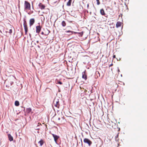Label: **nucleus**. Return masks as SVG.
Returning a JSON list of instances; mask_svg holds the SVG:
<instances>
[{"instance_id": "f257e3e1", "label": "nucleus", "mask_w": 147, "mask_h": 147, "mask_svg": "<svg viewBox=\"0 0 147 147\" xmlns=\"http://www.w3.org/2000/svg\"><path fill=\"white\" fill-rule=\"evenodd\" d=\"M62 115V114H61ZM57 121L59 124H64L66 121L65 119L63 116H62V115L61 117H59L57 118Z\"/></svg>"}, {"instance_id": "f03ea898", "label": "nucleus", "mask_w": 147, "mask_h": 147, "mask_svg": "<svg viewBox=\"0 0 147 147\" xmlns=\"http://www.w3.org/2000/svg\"><path fill=\"white\" fill-rule=\"evenodd\" d=\"M24 7L25 10H30L31 9L30 4L27 1H24Z\"/></svg>"}, {"instance_id": "7ed1b4c3", "label": "nucleus", "mask_w": 147, "mask_h": 147, "mask_svg": "<svg viewBox=\"0 0 147 147\" xmlns=\"http://www.w3.org/2000/svg\"><path fill=\"white\" fill-rule=\"evenodd\" d=\"M13 84V82L11 81H5V85L6 87L8 88L9 90L11 89V86Z\"/></svg>"}, {"instance_id": "20e7f679", "label": "nucleus", "mask_w": 147, "mask_h": 147, "mask_svg": "<svg viewBox=\"0 0 147 147\" xmlns=\"http://www.w3.org/2000/svg\"><path fill=\"white\" fill-rule=\"evenodd\" d=\"M23 21V25L25 31V34H26L27 32L28 31V28L27 26V23L25 19Z\"/></svg>"}, {"instance_id": "39448f33", "label": "nucleus", "mask_w": 147, "mask_h": 147, "mask_svg": "<svg viewBox=\"0 0 147 147\" xmlns=\"http://www.w3.org/2000/svg\"><path fill=\"white\" fill-rule=\"evenodd\" d=\"M84 142L85 143L87 144L89 146H90L92 144V142L89 139L85 138L84 139Z\"/></svg>"}, {"instance_id": "423d86ee", "label": "nucleus", "mask_w": 147, "mask_h": 147, "mask_svg": "<svg viewBox=\"0 0 147 147\" xmlns=\"http://www.w3.org/2000/svg\"><path fill=\"white\" fill-rule=\"evenodd\" d=\"M53 103L54 105L56 107L59 108V101L58 100H54Z\"/></svg>"}, {"instance_id": "0eeeda50", "label": "nucleus", "mask_w": 147, "mask_h": 147, "mask_svg": "<svg viewBox=\"0 0 147 147\" xmlns=\"http://www.w3.org/2000/svg\"><path fill=\"white\" fill-rule=\"evenodd\" d=\"M39 26H37L36 27V32L38 34L40 32L41 29V27L39 25Z\"/></svg>"}, {"instance_id": "6e6552de", "label": "nucleus", "mask_w": 147, "mask_h": 147, "mask_svg": "<svg viewBox=\"0 0 147 147\" xmlns=\"http://www.w3.org/2000/svg\"><path fill=\"white\" fill-rule=\"evenodd\" d=\"M35 20L34 18L30 19L29 21V25L30 26H32L35 22Z\"/></svg>"}, {"instance_id": "1a4fd4ad", "label": "nucleus", "mask_w": 147, "mask_h": 147, "mask_svg": "<svg viewBox=\"0 0 147 147\" xmlns=\"http://www.w3.org/2000/svg\"><path fill=\"white\" fill-rule=\"evenodd\" d=\"M12 28L13 27L11 26H10L7 28V32L9 33L10 34H11L12 32Z\"/></svg>"}, {"instance_id": "9d476101", "label": "nucleus", "mask_w": 147, "mask_h": 147, "mask_svg": "<svg viewBox=\"0 0 147 147\" xmlns=\"http://www.w3.org/2000/svg\"><path fill=\"white\" fill-rule=\"evenodd\" d=\"M38 6L39 8L42 10L44 9L45 8V6L42 3H40L38 5Z\"/></svg>"}, {"instance_id": "9b49d317", "label": "nucleus", "mask_w": 147, "mask_h": 147, "mask_svg": "<svg viewBox=\"0 0 147 147\" xmlns=\"http://www.w3.org/2000/svg\"><path fill=\"white\" fill-rule=\"evenodd\" d=\"M52 135L54 138V140L55 142H56L57 140L58 139V138H59V136H57V135H55L53 134Z\"/></svg>"}, {"instance_id": "f8f14e48", "label": "nucleus", "mask_w": 147, "mask_h": 147, "mask_svg": "<svg viewBox=\"0 0 147 147\" xmlns=\"http://www.w3.org/2000/svg\"><path fill=\"white\" fill-rule=\"evenodd\" d=\"M122 24V23L120 22H117L116 24V26L117 28L120 27Z\"/></svg>"}, {"instance_id": "ddd939ff", "label": "nucleus", "mask_w": 147, "mask_h": 147, "mask_svg": "<svg viewBox=\"0 0 147 147\" xmlns=\"http://www.w3.org/2000/svg\"><path fill=\"white\" fill-rule=\"evenodd\" d=\"M8 136L9 140L10 141H11L13 140V138L12 136H11L10 134H8Z\"/></svg>"}, {"instance_id": "4468645a", "label": "nucleus", "mask_w": 147, "mask_h": 147, "mask_svg": "<svg viewBox=\"0 0 147 147\" xmlns=\"http://www.w3.org/2000/svg\"><path fill=\"white\" fill-rule=\"evenodd\" d=\"M100 13L103 16H105V13L104 10L103 9H101L100 10Z\"/></svg>"}, {"instance_id": "2eb2a0df", "label": "nucleus", "mask_w": 147, "mask_h": 147, "mask_svg": "<svg viewBox=\"0 0 147 147\" xmlns=\"http://www.w3.org/2000/svg\"><path fill=\"white\" fill-rule=\"evenodd\" d=\"M74 78V76H70L69 74H68L66 78L68 79H71Z\"/></svg>"}, {"instance_id": "dca6fc26", "label": "nucleus", "mask_w": 147, "mask_h": 147, "mask_svg": "<svg viewBox=\"0 0 147 147\" xmlns=\"http://www.w3.org/2000/svg\"><path fill=\"white\" fill-rule=\"evenodd\" d=\"M32 111V109L30 108H27L26 109V112L28 113H29Z\"/></svg>"}, {"instance_id": "f3484780", "label": "nucleus", "mask_w": 147, "mask_h": 147, "mask_svg": "<svg viewBox=\"0 0 147 147\" xmlns=\"http://www.w3.org/2000/svg\"><path fill=\"white\" fill-rule=\"evenodd\" d=\"M38 143L40 145V146H41L44 143L43 140L42 139H41L40 141L38 142Z\"/></svg>"}, {"instance_id": "a211bd4d", "label": "nucleus", "mask_w": 147, "mask_h": 147, "mask_svg": "<svg viewBox=\"0 0 147 147\" xmlns=\"http://www.w3.org/2000/svg\"><path fill=\"white\" fill-rule=\"evenodd\" d=\"M71 0H69L68 1L67 3V6H70L71 5Z\"/></svg>"}, {"instance_id": "6ab92c4d", "label": "nucleus", "mask_w": 147, "mask_h": 147, "mask_svg": "<svg viewBox=\"0 0 147 147\" xmlns=\"http://www.w3.org/2000/svg\"><path fill=\"white\" fill-rule=\"evenodd\" d=\"M61 25L63 27L65 26L66 25L65 22L64 21H63L61 23Z\"/></svg>"}, {"instance_id": "aec40b11", "label": "nucleus", "mask_w": 147, "mask_h": 147, "mask_svg": "<svg viewBox=\"0 0 147 147\" xmlns=\"http://www.w3.org/2000/svg\"><path fill=\"white\" fill-rule=\"evenodd\" d=\"M82 78L85 80H86L87 79V76L86 74H83Z\"/></svg>"}, {"instance_id": "412c9836", "label": "nucleus", "mask_w": 147, "mask_h": 147, "mask_svg": "<svg viewBox=\"0 0 147 147\" xmlns=\"http://www.w3.org/2000/svg\"><path fill=\"white\" fill-rule=\"evenodd\" d=\"M15 105L16 106H18L19 105V102L18 101H16L15 102Z\"/></svg>"}, {"instance_id": "4be33fe9", "label": "nucleus", "mask_w": 147, "mask_h": 147, "mask_svg": "<svg viewBox=\"0 0 147 147\" xmlns=\"http://www.w3.org/2000/svg\"><path fill=\"white\" fill-rule=\"evenodd\" d=\"M97 2V4L98 5H100V3L99 0H96Z\"/></svg>"}, {"instance_id": "5701e85b", "label": "nucleus", "mask_w": 147, "mask_h": 147, "mask_svg": "<svg viewBox=\"0 0 147 147\" xmlns=\"http://www.w3.org/2000/svg\"><path fill=\"white\" fill-rule=\"evenodd\" d=\"M79 34H80V36L81 37H82L83 35V32H80L79 33Z\"/></svg>"}, {"instance_id": "b1692460", "label": "nucleus", "mask_w": 147, "mask_h": 147, "mask_svg": "<svg viewBox=\"0 0 147 147\" xmlns=\"http://www.w3.org/2000/svg\"><path fill=\"white\" fill-rule=\"evenodd\" d=\"M57 84H60L61 85L62 84V83L60 82V81H59L57 83Z\"/></svg>"}, {"instance_id": "393cba45", "label": "nucleus", "mask_w": 147, "mask_h": 147, "mask_svg": "<svg viewBox=\"0 0 147 147\" xmlns=\"http://www.w3.org/2000/svg\"><path fill=\"white\" fill-rule=\"evenodd\" d=\"M65 32H66V33H67V32H71L72 33V32L70 31V30H68V31H65Z\"/></svg>"}, {"instance_id": "a878e982", "label": "nucleus", "mask_w": 147, "mask_h": 147, "mask_svg": "<svg viewBox=\"0 0 147 147\" xmlns=\"http://www.w3.org/2000/svg\"><path fill=\"white\" fill-rule=\"evenodd\" d=\"M98 75H97V77H96V76L95 75V78H98V76H100V74H97Z\"/></svg>"}, {"instance_id": "bb28decb", "label": "nucleus", "mask_w": 147, "mask_h": 147, "mask_svg": "<svg viewBox=\"0 0 147 147\" xmlns=\"http://www.w3.org/2000/svg\"><path fill=\"white\" fill-rule=\"evenodd\" d=\"M116 58V56H115V55H113V58Z\"/></svg>"}, {"instance_id": "cd10ccee", "label": "nucleus", "mask_w": 147, "mask_h": 147, "mask_svg": "<svg viewBox=\"0 0 147 147\" xmlns=\"http://www.w3.org/2000/svg\"><path fill=\"white\" fill-rule=\"evenodd\" d=\"M89 4H87V8L88 9V8H89Z\"/></svg>"}, {"instance_id": "c85d7f7f", "label": "nucleus", "mask_w": 147, "mask_h": 147, "mask_svg": "<svg viewBox=\"0 0 147 147\" xmlns=\"http://www.w3.org/2000/svg\"><path fill=\"white\" fill-rule=\"evenodd\" d=\"M41 34H42V35L44 34V32H42Z\"/></svg>"}, {"instance_id": "c756f323", "label": "nucleus", "mask_w": 147, "mask_h": 147, "mask_svg": "<svg viewBox=\"0 0 147 147\" xmlns=\"http://www.w3.org/2000/svg\"><path fill=\"white\" fill-rule=\"evenodd\" d=\"M85 71H86V70H84L83 71V72H82V74H83V73L85 74Z\"/></svg>"}, {"instance_id": "7c9ffc66", "label": "nucleus", "mask_w": 147, "mask_h": 147, "mask_svg": "<svg viewBox=\"0 0 147 147\" xmlns=\"http://www.w3.org/2000/svg\"><path fill=\"white\" fill-rule=\"evenodd\" d=\"M38 125H37V126H39V124L40 125H41L40 123H38Z\"/></svg>"}, {"instance_id": "2f4dec72", "label": "nucleus", "mask_w": 147, "mask_h": 147, "mask_svg": "<svg viewBox=\"0 0 147 147\" xmlns=\"http://www.w3.org/2000/svg\"><path fill=\"white\" fill-rule=\"evenodd\" d=\"M120 72L119 70V69H118V72L119 73Z\"/></svg>"}, {"instance_id": "473e14b6", "label": "nucleus", "mask_w": 147, "mask_h": 147, "mask_svg": "<svg viewBox=\"0 0 147 147\" xmlns=\"http://www.w3.org/2000/svg\"><path fill=\"white\" fill-rule=\"evenodd\" d=\"M36 42H37V43H39V41H36Z\"/></svg>"}, {"instance_id": "72a5a7b5", "label": "nucleus", "mask_w": 147, "mask_h": 147, "mask_svg": "<svg viewBox=\"0 0 147 147\" xmlns=\"http://www.w3.org/2000/svg\"><path fill=\"white\" fill-rule=\"evenodd\" d=\"M57 63V62H55H55H54V64H55V63Z\"/></svg>"}, {"instance_id": "f704fd0d", "label": "nucleus", "mask_w": 147, "mask_h": 147, "mask_svg": "<svg viewBox=\"0 0 147 147\" xmlns=\"http://www.w3.org/2000/svg\"><path fill=\"white\" fill-rule=\"evenodd\" d=\"M113 65L112 64H111V65H110L109 66H111Z\"/></svg>"}, {"instance_id": "c9c22d12", "label": "nucleus", "mask_w": 147, "mask_h": 147, "mask_svg": "<svg viewBox=\"0 0 147 147\" xmlns=\"http://www.w3.org/2000/svg\"><path fill=\"white\" fill-rule=\"evenodd\" d=\"M97 34L98 35H99V33H97Z\"/></svg>"}, {"instance_id": "e433bc0d", "label": "nucleus", "mask_w": 147, "mask_h": 147, "mask_svg": "<svg viewBox=\"0 0 147 147\" xmlns=\"http://www.w3.org/2000/svg\"><path fill=\"white\" fill-rule=\"evenodd\" d=\"M121 77L122 76V74H121Z\"/></svg>"}]
</instances>
